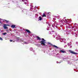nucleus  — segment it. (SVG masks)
Returning <instances> with one entry per match:
<instances>
[{
    "label": "nucleus",
    "instance_id": "4468645a",
    "mask_svg": "<svg viewBox=\"0 0 78 78\" xmlns=\"http://www.w3.org/2000/svg\"><path fill=\"white\" fill-rule=\"evenodd\" d=\"M53 47H55V48H58V47L55 45H53Z\"/></svg>",
    "mask_w": 78,
    "mask_h": 78
},
{
    "label": "nucleus",
    "instance_id": "20e7f679",
    "mask_svg": "<svg viewBox=\"0 0 78 78\" xmlns=\"http://www.w3.org/2000/svg\"><path fill=\"white\" fill-rule=\"evenodd\" d=\"M60 51L61 53H66V52L65 51H63L62 50H61Z\"/></svg>",
    "mask_w": 78,
    "mask_h": 78
},
{
    "label": "nucleus",
    "instance_id": "ddd939ff",
    "mask_svg": "<svg viewBox=\"0 0 78 78\" xmlns=\"http://www.w3.org/2000/svg\"><path fill=\"white\" fill-rule=\"evenodd\" d=\"M18 41H20V40H21V39H20V38H18Z\"/></svg>",
    "mask_w": 78,
    "mask_h": 78
},
{
    "label": "nucleus",
    "instance_id": "b1692460",
    "mask_svg": "<svg viewBox=\"0 0 78 78\" xmlns=\"http://www.w3.org/2000/svg\"><path fill=\"white\" fill-rule=\"evenodd\" d=\"M54 20H56V19H54Z\"/></svg>",
    "mask_w": 78,
    "mask_h": 78
},
{
    "label": "nucleus",
    "instance_id": "bb28decb",
    "mask_svg": "<svg viewBox=\"0 0 78 78\" xmlns=\"http://www.w3.org/2000/svg\"><path fill=\"white\" fill-rule=\"evenodd\" d=\"M60 41H61V40H60Z\"/></svg>",
    "mask_w": 78,
    "mask_h": 78
},
{
    "label": "nucleus",
    "instance_id": "2eb2a0df",
    "mask_svg": "<svg viewBox=\"0 0 78 78\" xmlns=\"http://www.w3.org/2000/svg\"><path fill=\"white\" fill-rule=\"evenodd\" d=\"M0 40H1V41L3 40V39L1 37H0Z\"/></svg>",
    "mask_w": 78,
    "mask_h": 78
},
{
    "label": "nucleus",
    "instance_id": "9b49d317",
    "mask_svg": "<svg viewBox=\"0 0 78 78\" xmlns=\"http://www.w3.org/2000/svg\"><path fill=\"white\" fill-rule=\"evenodd\" d=\"M39 20H42V18H41V16L39 17Z\"/></svg>",
    "mask_w": 78,
    "mask_h": 78
},
{
    "label": "nucleus",
    "instance_id": "0eeeda50",
    "mask_svg": "<svg viewBox=\"0 0 78 78\" xmlns=\"http://www.w3.org/2000/svg\"><path fill=\"white\" fill-rule=\"evenodd\" d=\"M4 21H5L6 22V23H8V22H9V21H8L7 20H4Z\"/></svg>",
    "mask_w": 78,
    "mask_h": 78
},
{
    "label": "nucleus",
    "instance_id": "5701e85b",
    "mask_svg": "<svg viewBox=\"0 0 78 78\" xmlns=\"http://www.w3.org/2000/svg\"><path fill=\"white\" fill-rule=\"evenodd\" d=\"M48 25H49V26H50V24H48Z\"/></svg>",
    "mask_w": 78,
    "mask_h": 78
},
{
    "label": "nucleus",
    "instance_id": "1a4fd4ad",
    "mask_svg": "<svg viewBox=\"0 0 78 78\" xmlns=\"http://www.w3.org/2000/svg\"><path fill=\"white\" fill-rule=\"evenodd\" d=\"M71 44H72V43H71V42H70L68 44V45H69H69H71Z\"/></svg>",
    "mask_w": 78,
    "mask_h": 78
},
{
    "label": "nucleus",
    "instance_id": "423d86ee",
    "mask_svg": "<svg viewBox=\"0 0 78 78\" xmlns=\"http://www.w3.org/2000/svg\"><path fill=\"white\" fill-rule=\"evenodd\" d=\"M15 27H16V26L14 25H12L11 26L12 28H15Z\"/></svg>",
    "mask_w": 78,
    "mask_h": 78
},
{
    "label": "nucleus",
    "instance_id": "412c9836",
    "mask_svg": "<svg viewBox=\"0 0 78 78\" xmlns=\"http://www.w3.org/2000/svg\"><path fill=\"white\" fill-rule=\"evenodd\" d=\"M72 46H70V48H72Z\"/></svg>",
    "mask_w": 78,
    "mask_h": 78
},
{
    "label": "nucleus",
    "instance_id": "393cba45",
    "mask_svg": "<svg viewBox=\"0 0 78 78\" xmlns=\"http://www.w3.org/2000/svg\"><path fill=\"white\" fill-rule=\"evenodd\" d=\"M0 23H1V22L0 21Z\"/></svg>",
    "mask_w": 78,
    "mask_h": 78
},
{
    "label": "nucleus",
    "instance_id": "9d476101",
    "mask_svg": "<svg viewBox=\"0 0 78 78\" xmlns=\"http://www.w3.org/2000/svg\"><path fill=\"white\" fill-rule=\"evenodd\" d=\"M42 17H46V16L45 15L44 13L43 14V16H42Z\"/></svg>",
    "mask_w": 78,
    "mask_h": 78
},
{
    "label": "nucleus",
    "instance_id": "f3484780",
    "mask_svg": "<svg viewBox=\"0 0 78 78\" xmlns=\"http://www.w3.org/2000/svg\"><path fill=\"white\" fill-rule=\"evenodd\" d=\"M30 50H33V48H30Z\"/></svg>",
    "mask_w": 78,
    "mask_h": 78
},
{
    "label": "nucleus",
    "instance_id": "4be33fe9",
    "mask_svg": "<svg viewBox=\"0 0 78 78\" xmlns=\"http://www.w3.org/2000/svg\"><path fill=\"white\" fill-rule=\"evenodd\" d=\"M76 44H78V42H76Z\"/></svg>",
    "mask_w": 78,
    "mask_h": 78
},
{
    "label": "nucleus",
    "instance_id": "39448f33",
    "mask_svg": "<svg viewBox=\"0 0 78 78\" xmlns=\"http://www.w3.org/2000/svg\"><path fill=\"white\" fill-rule=\"evenodd\" d=\"M26 31L27 32V33H30V31L29 30H26Z\"/></svg>",
    "mask_w": 78,
    "mask_h": 78
},
{
    "label": "nucleus",
    "instance_id": "aec40b11",
    "mask_svg": "<svg viewBox=\"0 0 78 78\" xmlns=\"http://www.w3.org/2000/svg\"><path fill=\"white\" fill-rule=\"evenodd\" d=\"M67 47V45H65V46H64V47L65 48H66V47Z\"/></svg>",
    "mask_w": 78,
    "mask_h": 78
},
{
    "label": "nucleus",
    "instance_id": "dca6fc26",
    "mask_svg": "<svg viewBox=\"0 0 78 78\" xmlns=\"http://www.w3.org/2000/svg\"><path fill=\"white\" fill-rule=\"evenodd\" d=\"M6 34V33H3V34L4 35H5V34Z\"/></svg>",
    "mask_w": 78,
    "mask_h": 78
},
{
    "label": "nucleus",
    "instance_id": "a878e982",
    "mask_svg": "<svg viewBox=\"0 0 78 78\" xmlns=\"http://www.w3.org/2000/svg\"><path fill=\"white\" fill-rule=\"evenodd\" d=\"M26 0V1H27V0Z\"/></svg>",
    "mask_w": 78,
    "mask_h": 78
},
{
    "label": "nucleus",
    "instance_id": "a211bd4d",
    "mask_svg": "<svg viewBox=\"0 0 78 78\" xmlns=\"http://www.w3.org/2000/svg\"><path fill=\"white\" fill-rule=\"evenodd\" d=\"M24 44H27L28 43L26 42H24Z\"/></svg>",
    "mask_w": 78,
    "mask_h": 78
},
{
    "label": "nucleus",
    "instance_id": "6ab92c4d",
    "mask_svg": "<svg viewBox=\"0 0 78 78\" xmlns=\"http://www.w3.org/2000/svg\"><path fill=\"white\" fill-rule=\"evenodd\" d=\"M10 42H12V40H10Z\"/></svg>",
    "mask_w": 78,
    "mask_h": 78
},
{
    "label": "nucleus",
    "instance_id": "f8f14e48",
    "mask_svg": "<svg viewBox=\"0 0 78 78\" xmlns=\"http://www.w3.org/2000/svg\"><path fill=\"white\" fill-rule=\"evenodd\" d=\"M37 39H38L39 40H40V38L38 37H37Z\"/></svg>",
    "mask_w": 78,
    "mask_h": 78
},
{
    "label": "nucleus",
    "instance_id": "f257e3e1",
    "mask_svg": "<svg viewBox=\"0 0 78 78\" xmlns=\"http://www.w3.org/2000/svg\"><path fill=\"white\" fill-rule=\"evenodd\" d=\"M42 41H41V45H42V44H43V45H45V40H44V39L42 38Z\"/></svg>",
    "mask_w": 78,
    "mask_h": 78
},
{
    "label": "nucleus",
    "instance_id": "6e6552de",
    "mask_svg": "<svg viewBox=\"0 0 78 78\" xmlns=\"http://www.w3.org/2000/svg\"><path fill=\"white\" fill-rule=\"evenodd\" d=\"M60 40H61H61L62 41H62H64L66 40L65 39H63H63L62 38Z\"/></svg>",
    "mask_w": 78,
    "mask_h": 78
},
{
    "label": "nucleus",
    "instance_id": "7ed1b4c3",
    "mask_svg": "<svg viewBox=\"0 0 78 78\" xmlns=\"http://www.w3.org/2000/svg\"><path fill=\"white\" fill-rule=\"evenodd\" d=\"M70 53H72V54H76L77 53H75L73 52V51H70Z\"/></svg>",
    "mask_w": 78,
    "mask_h": 78
},
{
    "label": "nucleus",
    "instance_id": "f03ea898",
    "mask_svg": "<svg viewBox=\"0 0 78 78\" xmlns=\"http://www.w3.org/2000/svg\"><path fill=\"white\" fill-rule=\"evenodd\" d=\"M6 26H9V25L8 24H4L3 27L4 29H8V27Z\"/></svg>",
    "mask_w": 78,
    "mask_h": 78
}]
</instances>
